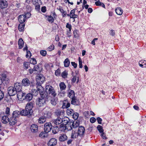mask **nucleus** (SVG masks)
Instances as JSON below:
<instances>
[{"instance_id":"nucleus-1","label":"nucleus","mask_w":146,"mask_h":146,"mask_svg":"<svg viewBox=\"0 0 146 146\" xmlns=\"http://www.w3.org/2000/svg\"><path fill=\"white\" fill-rule=\"evenodd\" d=\"M53 123L56 125H60L59 126L61 131L64 130L66 129L70 131L72 128H75L79 126V123L77 121L74 122L66 121V124H64L63 122L62 119L60 117H58L54 119Z\"/></svg>"},{"instance_id":"nucleus-2","label":"nucleus","mask_w":146,"mask_h":146,"mask_svg":"<svg viewBox=\"0 0 146 146\" xmlns=\"http://www.w3.org/2000/svg\"><path fill=\"white\" fill-rule=\"evenodd\" d=\"M37 85V90L36 89V86L34 84L31 85L30 89L31 90L32 92L33 95H34L36 96L38 94V91H39V92L41 93V95H42V94H41V93H42L44 91L43 88L41 86V85Z\"/></svg>"},{"instance_id":"nucleus-3","label":"nucleus","mask_w":146,"mask_h":146,"mask_svg":"<svg viewBox=\"0 0 146 146\" xmlns=\"http://www.w3.org/2000/svg\"><path fill=\"white\" fill-rule=\"evenodd\" d=\"M45 89L46 92L52 96L55 97L56 96V93L54 88L50 85H47L46 86Z\"/></svg>"},{"instance_id":"nucleus-4","label":"nucleus","mask_w":146,"mask_h":146,"mask_svg":"<svg viewBox=\"0 0 146 146\" xmlns=\"http://www.w3.org/2000/svg\"><path fill=\"white\" fill-rule=\"evenodd\" d=\"M41 98H39L36 100V105L39 107L43 106L45 104V100L44 98V96H41Z\"/></svg>"},{"instance_id":"nucleus-5","label":"nucleus","mask_w":146,"mask_h":146,"mask_svg":"<svg viewBox=\"0 0 146 146\" xmlns=\"http://www.w3.org/2000/svg\"><path fill=\"white\" fill-rule=\"evenodd\" d=\"M45 80V78L42 75L40 74L37 76V78L36 79V85H41Z\"/></svg>"},{"instance_id":"nucleus-6","label":"nucleus","mask_w":146,"mask_h":146,"mask_svg":"<svg viewBox=\"0 0 146 146\" xmlns=\"http://www.w3.org/2000/svg\"><path fill=\"white\" fill-rule=\"evenodd\" d=\"M8 94L10 96H13L17 94L16 91L15 90V88L13 87L10 86L7 89Z\"/></svg>"},{"instance_id":"nucleus-7","label":"nucleus","mask_w":146,"mask_h":146,"mask_svg":"<svg viewBox=\"0 0 146 146\" xmlns=\"http://www.w3.org/2000/svg\"><path fill=\"white\" fill-rule=\"evenodd\" d=\"M52 128V125L51 123H46L44 127V130L45 132L47 133L50 132Z\"/></svg>"},{"instance_id":"nucleus-8","label":"nucleus","mask_w":146,"mask_h":146,"mask_svg":"<svg viewBox=\"0 0 146 146\" xmlns=\"http://www.w3.org/2000/svg\"><path fill=\"white\" fill-rule=\"evenodd\" d=\"M34 105V103L33 102H28L26 106V109L29 111V112H32V113L33 112L32 109Z\"/></svg>"},{"instance_id":"nucleus-9","label":"nucleus","mask_w":146,"mask_h":146,"mask_svg":"<svg viewBox=\"0 0 146 146\" xmlns=\"http://www.w3.org/2000/svg\"><path fill=\"white\" fill-rule=\"evenodd\" d=\"M57 143V140L55 139H51L48 141V146H55Z\"/></svg>"},{"instance_id":"nucleus-10","label":"nucleus","mask_w":146,"mask_h":146,"mask_svg":"<svg viewBox=\"0 0 146 146\" xmlns=\"http://www.w3.org/2000/svg\"><path fill=\"white\" fill-rule=\"evenodd\" d=\"M78 126L75 128H72V129H74L73 130L72 133L71 135V138H77L78 136H80L79 134H78V133L77 132V131H76L75 130V129L78 128Z\"/></svg>"},{"instance_id":"nucleus-11","label":"nucleus","mask_w":146,"mask_h":146,"mask_svg":"<svg viewBox=\"0 0 146 146\" xmlns=\"http://www.w3.org/2000/svg\"><path fill=\"white\" fill-rule=\"evenodd\" d=\"M16 94H17V98L19 100L22 101L24 100L25 94L22 91L17 92Z\"/></svg>"},{"instance_id":"nucleus-12","label":"nucleus","mask_w":146,"mask_h":146,"mask_svg":"<svg viewBox=\"0 0 146 146\" xmlns=\"http://www.w3.org/2000/svg\"><path fill=\"white\" fill-rule=\"evenodd\" d=\"M15 91H16L17 93L20 91H22V87L20 83H17L15 84L14 87Z\"/></svg>"},{"instance_id":"nucleus-13","label":"nucleus","mask_w":146,"mask_h":146,"mask_svg":"<svg viewBox=\"0 0 146 146\" xmlns=\"http://www.w3.org/2000/svg\"><path fill=\"white\" fill-rule=\"evenodd\" d=\"M29 111L26 109L25 110H23L20 112V115L25 116L27 115H30L32 114V112H29Z\"/></svg>"},{"instance_id":"nucleus-14","label":"nucleus","mask_w":146,"mask_h":146,"mask_svg":"<svg viewBox=\"0 0 146 146\" xmlns=\"http://www.w3.org/2000/svg\"><path fill=\"white\" fill-rule=\"evenodd\" d=\"M32 84H30L29 80L27 78L24 79L22 80V85L24 86H27Z\"/></svg>"},{"instance_id":"nucleus-15","label":"nucleus","mask_w":146,"mask_h":146,"mask_svg":"<svg viewBox=\"0 0 146 146\" xmlns=\"http://www.w3.org/2000/svg\"><path fill=\"white\" fill-rule=\"evenodd\" d=\"M84 131L85 128L84 127L82 126H81L79 127L77 132L78 133V134L80 135V136H81L84 134Z\"/></svg>"},{"instance_id":"nucleus-16","label":"nucleus","mask_w":146,"mask_h":146,"mask_svg":"<svg viewBox=\"0 0 146 146\" xmlns=\"http://www.w3.org/2000/svg\"><path fill=\"white\" fill-rule=\"evenodd\" d=\"M67 139V137L65 133L61 134L59 138V140L60 141H64Z\"/></svg>"},{"instance_id":"nucleus-17","label":"nucleus","mask_w":146,"mask_h":146,"mask_svg":"<svg viewBox=\"0 0 146 146\" xmlns=\"http://www.w3.org/2000/svg\"><path fill=\"white\" fill-rule=\"evenodd\" d=\"M68 96L71 99L75 97V94L74 91L72 90H68Z\"/></svg>"},{"instance_id":"nucleus-18","label":"nucleus","mask_w":146,"mask_h":146,"mask_svg":"<svg viewBox=\"0 0 146 146\" xmlns=\"http://www.w3.org/2000/svg\"><path fill=\"white\" fill-rule=\"evenodd\" d=\"M16 118L12 116L9 119V123L11 125H15L17 122Z\"/></svg>"},{"instance_id":"nucleus-19","label":"nucleus","mask_w":146,"mask_h":146,"mask_svg":"<svg viewBox=\"0 0 146 146\" xmlns=\"http://www.w3.org/2000/svg\"><path fill=\"white\" fill-rule=\"evenodd\" d=\"M18 20L21 23H23L26 21V19L25 18L24 15H20L18 17Z\"/></svg>"},{"instance_id":"nucleus-20","label":"nucleus","mask_w":146,"mask_h":146,"mask_svg":"<svg viewBox=\"0 0 146 146\" xmlns=\"http://www.w3.org/2000/svg\"><path fill=\"white\" fill-rule=\"evenodd\" d=\"M76 10V9H75L72 10H71L70 12V18H73L74 19L75 18H77L78 17V15H76L75 14V10ZM75 21L74 19V21Z\"/></svg>"},{"instance_id":"nucleus-21","label":"nucleus","mask_w":146,"mask_h":146,"mask_svg":"<svg viewBox=\"0 0 146 146\" xmlns=\"http://www.w3.org/2000/svg\"><path fill=\"white\" fill-rule=\"evenodd\" d=\"M30 129L32 132H36L38 131V127L36 125L33 124L31 125Z\"/></svg>"},{"instance_id":"nucleus-22","label":"nucleus","mask_w":146,"mask_h":146,"mask_svg":"<svg viewBox=\"0 0 146 146\" xmlns=\"http://www.w3.org/2000/svg\"><path fill=\"white\" fill-rule=\"evenodd\" d=\"M24 100H25L27 101H31L33 98V95L31 93L27 94L25 96Z\"/></svg>"},{"instance_id":"nucleus-23","label":"nucleus","mask_w":146,"mask_h":146,"mask_svg":"<svg viewBox=\"0 0 146 146\" xmlns=\"http://www.w3.org/2000/svg\"><path fill=\"white\" fill-rule=\"evenodd\" d=\"M7 2L3 0H0V7L1 9H4L7 7Z\"/></svg>"},{"instance_id":"nucleus-24","label":"nucleus","mask_w":146,"mask_h":146,"mask_svg":"<svg viewBox=\"0 0 146 146\" xmlns=\"http://www.w3.org/2000/svg\"><path fill=\"white\" fill-rule=\"evenodd\" d=\"M2 121L4 124H6L9 122V119L6 116H3L2 117Z\"/></svg>"},{"instance_id":"nucleus-25","label":"nucleus","mask_w":146,"mask_h":146,"mask_svg":"<svg viewBox=\"0 0 146 146\" xmlns=\"http://www.w3.org/2000/svg\"><path fill=\"white\" fill-rule=\"evenodd\" d=\"M71 104L73 105L76 106L78 105L79 104L78 100L76 99L75 97L73 99H72Z\"/></svg>"},{"instance_id":"nucleus-26","label":"nucleus","mask_w":146,"mask_h":146,"mask_svg":"<svg viewBox=\"0 0 146 146\" xmlns=\"http://www.w3.org/2000/svg\"><path fill=\"white\" fill-rule=\"evenodd\" d=\"M24 42L22 38L19 39L18 41L19 48H22L23 46Z\"/></svg>"},{"instance_id":"nucleus-27","label":"nucleus","mask_w":146,"mask_h":146,"mask_svg":"<svg viewBox=\"0 0 146 146\" xmlns=\"http://www.w3.org/2000/svg\"><path fill=\"white\" fill-rule=\"evenodd\" d=\"M20 114V111L18 110H16L13 112L12 114V116L17 118L19 117Z\"/></svg>"},{"instance_id":"nucleus-28","label":"nucleus","mask_w":146,"mask_h":146,"mask_svg":"<svg viewBox=\"0 0 146 146\" xmlns=\"http://www.w3.org/2000/svg\"><path fill=\"white\" fill-rule=\"evenodd\" d=\"M64 111L63 110H57L55 112V113L57 116H62L63 115Z\"/></svg>"},{"instance_id":"nucleus-29","label":"nucleus","mask_w":146,"mask_h":146,"mask_svg":"<svg viewBox=\"0 0 146 146\" xmlns=\"http://www.w3.org/2000/svg\"><path fill=\"white\" fill-rule=\"evenodd\" d=\"M39 136L42 138L46 137L48 136V134L47 132L45 131L42 132L40 133Z\"/></svg>"},{"instance_id":"nucleus-30","label":"nucleus","mask_w":146,"mask_h":146,"mask_svg":"<svg viewBox=\"0 0 146 146\" xmlns=\"http://www.w3.org/2000/svg\"><path fill=\"white\" fill-rule=\"evenodd\" d=\"M115 11L117 14L121 15L123 13V10L120 7H117L115 10Z\"/></svg>"},{"instance_id":"nucleus-31","label":"nucleus","mask_w":146,"mask_h":146,"mask_svg":"<svg viewBox=\"0 0 146 146\" xmlns=\"http://www.w3.org/2000/svg\"><path fill=\"white\" fill-rule=\"evenodd\" d=\"M46 121L45 117L42 116L40 117L38 120V122L40 123H42Z\"/></svg>"},{"instance_id":"nucleus-32","label":"nucleus","mask_w":146,"mask_h":146,"mask_svg":"<svg viewBox=\"0 0 146 146\" xmlns=\"http://www.w3.org/2000/svg\"><path fill=\"white\" fill-rule=\"evenodd\" d=\"M57 9L59 10L62 13V17H64L66 16V12L64 11L62 8L59 7V8H57Z\"/></svg>"},{"instance_id":"nucleus-33","label":"nucleus","mask_w":146,"mask_h":146,"mask_svg":"<svg viewBox=\"0 0 146 146\" xmlns=\"http://www.w3.org/2000/svg\"><path fill=\"white\" fill-rule=\"evenodd\" d=\"M66 113L68 115L71 116L74 113V111L73 110L68 108L67 110Z\"/></svg>"},{"instance_id":"nucleus-34","label":"nucleus","mask_w":146,"mask_h":146,"mask_svg":"<svg viewBox=\"0 0 146 146\" xmlns=\"http://www.w3.org/2000/svg\"><path fill=\"white\" fill-rule=\"evenodd\" d=\"M64 66L65 67H68L70 64V61L68 58H66L65 59L64 62Z\"/></svg>"},{"instance_id":"nucleus-35","label":"nucleus","mask_w":146,"mask_h":146,"mask_svg":"<svg viewBox=\"0 0 146 146\" xmlns=\"http://www.w3.org/2000/svg\"><path fill=\"white\" fill-rule=\"evenodd\" d=\"M59 86L61 90H64L66 88V86L63 82H61L59 84Z\"/></svg>"},{"instance_id":"nucleus-36","label":"nucleus","mask_w":146,"mask_h":146,"mask_svg":"<svg viewBox=\"0 0 146 146\" xmlns=\"http://www.w3.org/2000/svg\"><path fill=\"white\" fill-rule=\"evenodd\" d=\"M77 80L76 83H78L79 81V78L77 76H73V78L72 79L71 81L73 83H74Z\"/></svg>"},{"instance_id":"nucleus-37","label":"nucleus","mask_w":146,"mask_h":146,"mask_svg":"<svg viewBox=\"0 0 146 146\" xmlns=\"http://www.w3.org/2000/svg\"><path fill=\"white\" fill-rule=\"evenodd\" d=\"M25 25L21 23L18 26V29L20 31H24Z\"/></svg>"},{"instance_id":"nucleus-38","label":"nucleus","mask_w":146,"mask_h":146,"mask_svg":"<svg viewBox=\"0 0 146 146\" xmlns=\"http://www.w3.org/2000/svg\"><path fill=\"white\" fill-rule=\"evenodd\" d=\"M95 3L96 6H101L102 7L105 8V5L103 3L100 2L99 1L96 2Z\"/></svg>"},{"instance_id":"nucleus-39","label":"nucleus","mask_w":146,"mask_h":146,"mask_svg":"<svg viewBox=\"0 0 146 146\" xmlns=\"http://www.w3.org/2000/svg\"><path fill=\"white\" fill-rule=\"evenodd\" d=\"M51 103L52 105H55L57 103L56 99L54 98H52L51 99Z\"/></svg>"},{"instance_id":"nucleus-40","label":"nucleus","mask_w":146,"mask_h":146,"mask_svg":"<svg viewBox=\"0 0 146 146\" xmlns=\"http://www.w3.org/2000/svg\"><path fill=\"white\" fill-rule=\"evenodd\" d=\"M97 129L100 133L104 132V130L103 129V127L101 125H98L97 127Z\"/></svg>"},{"instance_id":"nucleus-41","label":"nucleus","mask_w":146,"mask_h":146,"mask_svg":"<svg viewBox=\"0 0 146 146\" xmlns=\"http://www.w3.org/2000/svg\"><path fill=\"white\" fill-rule=\"evenodd\" d=\"M83 114L85 117L86 118H88L90 117V115L89 111H85L83 113Z\"/></svg>"},{"instance_id":"nucleus-42","label":"nucleus","mask_w":146,"mask_h":146,"mask_svg":"<svg viewBox=\"0 0 146 146\" xmlns=\"http://www.w3.org/2000/svg\"><path fill=\"white\" fill-rule=\"evenodd\" d=\"M47 20L50 23H52L54 21V19L53 17L51 16L47 17Z\"/></svg>"},{"instance_id":"nucleus-43","label":"nucleus","mask_w":146,"mask_h":146,"mask_svg":"<svg viewBox=\"0 0 146 146\" xmlns=\"http://www.w3.org/2000/svg\"><path fill=\"white\" fill-rule=\"evenodd\" d=\"M29 65V63L26 62H24L23 63V67L24 69H27L28 68Z\"/></svg>"},{"instance_id":"nucleus-44","label":"nucleus","mask_w":146,"mask_h":146,"mask_svg":"<svg viewBox=\"0 0 146 146\" xmlns=\"http://www.w3.org/2000/svg\"><path fill=\"white\" fill-rule=\"evenodd\" d=\"M39 68V67L38 65H36L35 66L33 69L34 71V73H36V72L38 71Z\"/></svg>"},{"instance_id":"nucleus-45","label":"nucleus","mask_w":146,"mask_h":146,"mask_svg":"<svg viewBox=\"0 0 146 146\" xmlns=\"http://www.w3.org/2000/svg\"><path fill=\"white\" fill-rule=\"evenodd\" d=\"M72 115L73 118L74 119H77L79 116V114L78 113H75L73 114Z\"/></svg>"},{"instance_id":"nucleus-46","label":"nucleus","mask_w":146,"mask_h":146,"mask_svg":"<svg viewBox=\"0 0 146 146\" xmlns=\"http://www.w3.org/2000/svg\"><path fill=\"white\" fill-rule=\"evenodd\" d=\"M4 96V92L2 90H0V101L3 98Z\"/></svg>"},{"instance_id":"nucleus-47","label":"nucleus","mask_w":146,"mask_h":146,"mask_svg":"<svg viewBox=\"0 0 146 146\" xmlns=\"http://www.w3.org/2000/svg\"><path fill=\"white\" fill-rule=\"evenodd\" d=\"M51 115V113L50 112L48 111L47 112L46 114H44V116L45 117L46 119V118H49L50 117Z\"/></svg>"},{"instance_id":"nucleus-48","label":"nucleus","mask_w":146,"mask_h":146,"mask_svg":"<svg viewBox=\"0 0 146 146\" xmlns=\"http://www.w3.org/2000/svg\"><path fill=\"white\" fill-rule=\"evenodd\" d=\"M54 45L52 44L48 47L47 50L49 51H51L54 49Z\"/></svg>"},{"instance_id":"nucleus-49","label":"nucleus","mask_w":146,"mask_h":146,"mask_svg":"<svg viewBox=\"0 0 146 146\" xmlns=\"http://www.w3.org/2000/svg\"><path fill=\"white\" fill-rule=\"evenodd\" d=\"M30 62L32 64L34 65L35 64H36V59L34 58H33L31 59Z\"/></svg>"},{"instance_id":"nucleus-50","label":"nucleus","mask_w":146,"mask_h":146,"mask_svg":"<svg viewBox=\"0 0 146 146\" xmlns=\"http://www.w3.org/2000/svg\"><path fill=\"white\" fill-rule=\"evenodd\" d=\"M78 60L79 62V68H82V62L80 57H79Z\"/></svg>"},{"instance_id":"nucleus-51","label":"nucleus","mask_w":146,"mask_h":146,"mask_svg":"<svg viewBox=\"0 0 146 146\" xmlns=\"http://www.w3.org/2000/svg\"><path fill=\"white\" fill-rule=\"evenodd\" d=\"M68 73L66 71H64L62 72V77L64 78H66L67 77Z\"/></svg>"},{"instance_id":"nucleus-52","label":"nucleus","mask_w":146,"mask_h":146,"mask_svg":"<svg viewBox=\"0 0 146 146\" xmlns=\"http://www.w3.org/2000/svg\"><path fill=\"white\" fill-rule=\"evenodd\" d=\"M78 31L76 30L74 31V36L76 38H78L79 37V35L78 34Z\"/></svg>"},{"instance_id":"nucleus-53","label":"nucleus","mask_w":146,"mask_h":146,"mask_svg":"<svg viewBox=\"0 0 146 146\" xmlns=\"http://www.w3.org/2000/svg\"><path fill=\"white\" fill-rule=\"evenodd\" d=\"M40 54L42 56H45L46 54V50H41L40 51Z\"/></svg>"},{"instance_id":"nucleus-54","label":"nucleus","mask_w":146,"mask_h":146,"mask_svg":"<svg viewBox=\"0 0 146 146\" xmlns=\"http://www.w3.org/2000/svg\"><path fill=\"white\" fill-rule=\"evenodd\" d=\"M66 27L67 28L69 29V31H71L72 29V27L71 25L69 23H67Z\"/></svg>"},{"instance_id":"nucleus-55","label":"nucleus","mask_w":146,"mask_h":146,"mask_svg":"<svg viewBox=\"0 0 146 146\" xmlns=\"http://www.w3.org/2000/svg\"><path fill=\"white\" fill-rule=\"evenodd\" d=\"M3 82L7 84L9 82V79L7 78L3 79Z\"/></svg>"},{"instance_id":"nucleus-56","label":"nucleus","mask_w":146,"mask_h":146,"mask_svg":"<svg viewBox=\"0 0 146 146\" xmlns=\"http://www.w3.org/2000/svg\"><path fill=\"white\" fill-rule=\"evenodd\" d=\"M31 56V54L29 51H27V54L26 55V57L27 58L30 57Z\"/></svg>"},{"instance_id":"nucleus-57","label":"nucleus","mask_w":146,"mask_h":146,"mask_svg":"<svg viewBox=\"0 0 146 146\" xmlns=\"http://www.w3.org/2000/svg\"><path fill=\"white\" fill-rule=\"evenodd\" d=\"M10 108L9 107H7L5 110V113L6 114L9 115V114Z\"/></svg>"},{"instance_id":"nucleus-58","label":"nucleus","mask_w":146,"mask_h":146,"mask_svg":"<svg viewBox=\"0 0 146 146\" xmlns=\"http://www.w3.org/2000/svg\"><path fill=\"white\" fill-rule=\"evenodd\" d=\"M96 119L94 117H92L90 119V121L92 123H94L96 121Z\"/></svg>"},{"instance_id":"nucleus-59","label":"nucleus","mask_w":146,"mask_h":146,"mask_svg":"<svg viewBox=\"0 0 146 146\" xmlns=\"http://www.w3.org/2000/svg\"><path fill=\"white\" fill-rule=\"evenodd\" d=\"M40 1V0H33V2L34 5L38 4V2Z\"/></svg>"},{"instance_id":"nucleus-60","label":"nucleus","mask_w":146,"mask_h":146,"mask_svg":"<svg viewBox=\"0 0 146 146\" xmlns=\"http://www.w3.org/2000/svg\"><path fill=\"white\" fill-rule=\"evenodd\" d=\"M31 14L30 13L28 12L25 15V18L26 19V18H29L31 16Z\"/></svg>"},{"instance_id":"nucleus-61","label":"nucleus","mask_w":146,"mask_h":146,"mask_svg":"<svg viewBox=\"0 0 146 146\" xmlns=\"http://www.w3.org/2000/svg\"><path fill=\"white\" fill-rule=\"evenodd\" d=\"M35 5V9L37 11H39L40 9V5L38 4H37Z\"/></svg>"},{"instance_id":"nucleus-62","label":"nucleus","mask_w":146,"mask_h":146,"mask_svg":"<svg viewBox=\"0 0 146 146\" xmlns=\"http://www.w3.org/2000/svg\"><path fill=\"white\" fill-rule=\"evenodd\" d=\"M97 120L98 123L101 124L102 123V119L100 117H98L97 118Z\"/></svg>"},{"instance_id":"nucleus-63","label":"nucleus","mask_w":146,"mask_h":146,"mask_svg":"<svg viewBox=\"0 0 146 146\" xmlns=\"http://www.w3.org/2000/svg\"><path fill=\"white\" fill-rule=\"evenodd\" d=\"M71 64L72 66H74V68H76L77 67V64L74 62H71Z\"/></svg>"},{"instance_id":"nucleus-64","label":"nucleus","mask_w":146,"mask_h":146,"mask_svg":"<svg viewBox=\"0 0 146 146\" xmlns=\"http://www.w3.org/2000/svg\"><path fill=\"white\" fill-rule=\"evenodd\" d=\"M41 11L43 13H45L46 11V7H43L41 8Z\"/></svg>"}]
</instances>
